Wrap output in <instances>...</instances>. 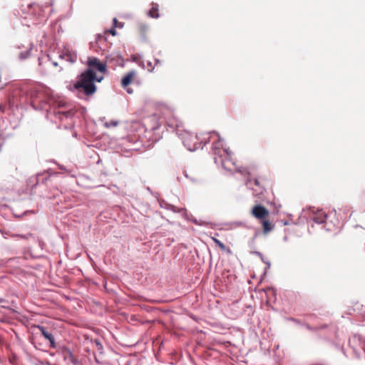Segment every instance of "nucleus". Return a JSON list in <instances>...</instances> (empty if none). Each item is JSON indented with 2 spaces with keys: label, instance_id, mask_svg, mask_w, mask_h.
<instances>
[{
  "label": "nucleus",
  "instance_id": "obj_27",
  "mask_svg": "<svg viewBox=\"0 0 365 365\" xmlns=\"http://www.w3.org/2000/svg\"><path fill=\"white\" fill-rule=\"evenodd\" d=\"M148 66H151V63L149 61L148 62Z\"/></svg>",
  "mask_w": 365,
  "mask_h": 365
},
{
  "label": "nucleus",
  "instance_id": "obj_22",
  "mask_svg": "<svg viewBox=\"0 0 365 365\" xmlns=\"http://www.w3.org/2000/svg\"><path fill=\"white\" fill-rule=\"evenodd\" d=\"M362 348L365 352V341H364V343H363Z\"/></svg>",
  "mask_w": 365,
  "mask_h": 365
},
{
  "label": "nucleus",
  "instance_id": "obj_11",
  "mask_svg": "<svg viewBox=\"0 0 365 365\" xmlns=\"http://www.w3.org/2000/svg\"><path fill=\"white\" fill-rule=\"evenodd\" d=\"M152 7L151 9L148 11L147 15L153 19H158L159 18L160 15L158 14V4L155 3L151 4Z\"/></svg>",
  "mask_w": 365,
  "mask_h": 365
},
{
  "label": "nucleus",
  "instance_id": "obj_2",
  "mask_svg": "<svg viewBox=\"0 0 365 365\" xmlns=\"http://www.w3.org/2000/svg\"><path fill=\"white\" fill-rule=\"evenodd\" d=\"M222 165L224 169L230 172L236 171L245 175H250V172L246 168L237 166L231 155L227 153H226V156L222 160Z\"/></svg>",
  "mask_w": 365,
  "mask_h": 365
},
{
  "label": "nucleus",
  "instance_id": "obj_6",
  "mask_svg": "<svg viewBox=\"0 0 365 365\" xmlns=\"http://www.w3.org/2000/svg\"><path fill=\"white\" fill-rule=\"evenodd\" d=\"M135 76V73L134 71H130L128 73L121 81V86L123 88L126 89L127 92L129 94L133 93V90L128 88V85H130L133 79V78Z\"/></svg>",
  "mask_w": 365,
  "mask_h": 365
},
{
  "label": "nucleus",
  "instance_id": "obj_13",
  "mask_svg": "<svg viewBox=\"0 0 365 365\" xmlns=\"http://www.w3.org/2000/svg\"><path fill=\"white\" fill-rule=\"evenodd\" d=\"M139 29L140 33L145 35L149 29V26L145 23H140L139 24Z\"/></svg>",
  "mask_w": 365,
  "mask_h": 365
},
{
  "label": "nucleus",
  "instance_id": "obj_21",
  "mask_svg": "<svg viewBox=\"0 0 365 365\" xmlns=\"http://www.w3.org/2000/svg\"><path fill=\"white\" fill-rule=\"evenodd\" d=\"M53 66H58V63H57V62H56V61H53Z\"/></svg>",
  "mask_w": 365,
  "mask_h": 365
},
{
  "label": "nucleus",
  "instance_id": "obj_18",
  "mask_svg": "<svg viewBox=\"0 0 365 365\" xmlns=\"http://www.w3.org/2000/svg\"><path fill=\"white\" fill-rule=\"evenodd\" d=\"M108 32L112 35V36H115L116 35V30H115V27L113 26L112 28H110L108 31Z\"/></svg>",
  "mask_w": 365,
  "mask_h": 365
},
{
  "label": "nucleus",
  "instance_id": "obj_4",
  "mask_svg": "<svg viewBox=\"0 0 365 365\" xmlns=\"http://www.w3.org/2000/svg\"><path fill=\"white\" fill-rule=\"evenodd\" d=\"M183 143L185 147L190 151L195 150L197 148L198 140L197 136L187 135L183 138Z\"/></svg>",
  "mask_w": 365,
  "mask_h": 365
},
{
  "label": "nucleus",
  "instance_id": "obj_20",
  "mask_svg": "<svg viewBox=\"0 0 365 365\" xmlns=\"http://www.w3.org/2000/svg\"><path fill=\"white\" fill-rule=\"evenodd\" d=\"M254 181H255V184L256 185H259V180H258V179H255V180H254Z\"/></svg>",
  "mask_w": 365,
  "mask_h": 365
},
{
  "label": "nucleus",
  "instance_id": "obj_12",
  "mask_svg": "<svg viewBox=\"0 0 365 365\" xmlns=\"http://www.w3.org/2000/svg\"><path fill=\"white\" fill-rule=\"evenodd\" d=\"M33 49V44L30 43L28 47L25 48L24 51H21L19 53V58L21 61L26 60L30 56L31 51Z\"/></svg>",
  "mask_w": 365,
  "mask_h": 365
},
{
  "label": "nucleus",
  "instance_id": "obj_5",
  "mask_svg": "<svg viewBox=\"0 0 365 365\" xmlns=\"http://www.w3.org/2000/svg\"><path fill=\"white\" fill-rule=\"evenodd\" d=\"M59 58L70 63H73L77 59V55L68 48H64V50L59 54Z\"/></svg>",
  "mask_w": 365,
  "mask_h": 365
},
{
  "label": "nucleus",
  "instance_id": "obj_17",
  "mask_svg": "<svg viewBox=\"0 0 365 365\" xmlns=\"http://www.w3.org/2000/svg\"><path fill=\"white\" fill-rule=\"evenodd\" d=\"M132 58H133V61H136V62H138V65L139 66H143V68H145V66H144V65H141V62L138 60V58L137 56H133V57H132Z\"/></svg>",
  "mask_w": 365,
  "mask_h": 365
},
{
  "label": "nucleus",
  "instance_id": "obj_28",
  "mask_svg": "<svg viewBox=\"0 0 365 365\" xmlns=\"http://www.w3.org/2000/svg\"><path fill=\"white\" fill-rule=\"evenodd\" d=\"M156 63H157V64H158L160 63L159 60H156Z\"/></svg>",
  "mask_w": 365,
  "mask_h": 365
},
{
  "label": "nucleus",
  "instance_id": "obj_7",
  "mask_svg": "<svg viewBox=\"0 0 365 365\" xmlns=\"http://www.w3.org/2000/svg\"><path fill=\"white\" fill-rule=\"evenodd\" d=\"M86 66L87 68H106V65L100 62L96 57H88Z\"/></svg>",
  "mask_w": 365,
  "mask_h": 365
},
{
  "label": "nucleus",
  "instance_id": "obj_23",
  "mask_svg": "<svg viewBox=\"0 0 365 365\" xmlns=\"http://www.w3.org/2000/svg\"><path fill=\"white\" fill-rule=\"evenodd\" d=\"M96 344H97V345H98V346H101V348H102V345H101L100 343H98V341H96Z\"/></svg>",
  "mask_w": 365,
  "mask_h": 365
},
{
  "label": "nucleus",
  "instance_id": "obj_9",
  "mask_svg": "<svg viewBox=\"0 0 365 365\" xmlns=\"http://www.w3.org/2000/svg\"><path fill=\"white\" fill-rule=\"evenodd\" d=\"M259 222L262 224L264 234L266 235L274 229V225L270 222L269 217L265 218L264 220H262Z\"/></svg>",
  "mask_w": 365,
  "mask_h": 365
},
{
  "label": "nucleus",
  "instance_id": "obj_16",
  "mask_svg": "<svg viewBox=\"0 0 365 365\" xmlns=\"http://www.w3.org/2000/svg\"><path fill=\"white\" fill-rule=\"evenodd\" d=\"M118 125V122H115V121H110V122H106V127H110V126H116Z\"/></svg>",
  "mask_w": 365,
  "mask_h": 365
},
{
  "label": "nucleus",
  "instance_id": "obj_26",
  "mask_svg": "<svg viewBox=\"0 0 365 365\" xmlns=\"http://www.w3.org/2000/svg\"><path fill=\"white\" fill-rule=\"evenodd\" d=\"M103 36L101 34H98V38H102Z\"/></svg>",
  "mask_w": 365,
  "mask_h": 365
},
{
  "label": "nucleus",
  "instance_id": "obj_1",
  "mask_svg": "<svg viewBox=\"0 0 365 365\" xmlns=\"http://www.w3.org/2000/svg\"><path fill=\"white\" fill-rule=\"evenodd\" d=\"M103 76L98 77L94 70H86L78 79L69 84L68 88L75 93L79 98L91 96L96 91L95 82H101Z\"/></svg>",
  "mask_w": 365,
  "mask_h": 365
},
{
  "label": "nucleus",
  "instance_id": "obj_14",
  "mask_svg": "<svg viewBox=\"0 0 365 365\" xmlns=\"http://www.w3.org/2000/svg\"><path fill=\"white\" fill-rule=\"evenodd\" d=\"M212 240L214 241L215 245H217L222 250H223V251L226 250L225 245L222 242H221L219 240H217L215 237H212Z\"/></svg>",
  "mask_w": 365,
  "mask_h": 365
},
{
  "label": "nucleus",
  "instance_id": "obj_19",
  "mask_svg": "<svg viewBox=\"0 0 365 365\" xmlns=\"http://www.w3.org/2000/svg\"><path fill=\"white\" fill-rule=\"evenodd\" d=\"M118 66H122V67L124 66V60L120 57H118Z\"/></svg>",
  "mask_w": 365,
  "mask_h": 365
},
{
  "label": "nucleus",
  "instance_id": "obj_29",
  "mask_svg": "<svg viewBox=\"0 0 365 365\" xmlns=\"http://www.w3.org/2000/svg\"><path fill=\"white\" fill-rule=\"evenodd\" d=\"M1 302V299H0V302Z\"/></svg>",
  "mask_w": 365,
  "mask_h": 365
},
{
  "label": "nucleus",
  "instance_id": "obj_24",
  "mask_svg": "<svg viewBox=\"0 0 365 365\" xmlns=\"http://www.w3.org/2000/svg\"><path fill=\"white\" fill-rule=\"evenodd\" d=\"M99 71H101V72H105L107 70H103V69H101V70H98Z\"/></svg>",
  "mask_w": 365,
  "mask_h": 365
},
{
  "label": "nucleus",
  "instance_id": "obj_10",
  "mask_svg": "<svg viewBox=\"0 0 365 365\" xmlns=\"http://www.w3.org/2000/svg\"><path fill=\"white\" fill-rule=\"evenodd\" d=\"M327 215L325 212L322 210H319L317 212V213L314 214V215L312 217L313 221H314L316 223L322 224L324 223L327 219Z\"/></svg>",
  "mask_w": 365,
  "mask_h": 365
},
{
  "label": "nucleus",
  "instance_id": "obj_25",
  "mask_svg": "<svg viewBox=\"0 0 365 365\" xmlns=\"http://www.w3.org/2000/svg\"><path fill=\"white\" fill-rule=\"evenodd\" d=\"M185 176H186L187 178H190V177L187 174V173H185Z\"/></svg>",
  "mask_w": 365,
  "mask_h": 365
},
{
  "label": "nucleus",
  "instance_id": "obj_8",
  "mask_svg": "<svg viewBox=\"0 0 365 365\" xmlns=\"http://www.w3.org/2000/svg\"><path fill=\"white\" fill-rule=\"evenodd\" d=\"M37 328L39 329V331H41V334L46 339L49 341L50 344H51V347L52 348H55L56 347V344H55V340H54V337L52 335L51 333L48 332L46 331V328L42 327V326H37Z\"/></svg>",
  "mask_w": 365,
  "mask_h": 365
},
{
  "label": "nucleus",
  "instance_id": "obj_15",
  "mask_svg": "<svg viewBox=\"0 0 365 365\" xmlns=\"http://www.w3.org/2000/svg\"><path fill=\"white\" fill-rule=\"evenodd\" d=\"M113 21V25H114L115 27H118V28H123V23L118 22L116 18H114Z\"/></svg>",
  "mask_w": 365,
  "mask_h": 365
},
{
  "label": "nucleus",
  "instance_id": "obj_3",
  "mask_svg": "<svg viewBox=\"0 0 365 365\" xmlns=\"http://www.w3.org/2000/svg\"><path fill=\"white\" fill-rule=\"evenodd\" d=\"M250 213L259 221L268 218L269 216V211L262 205H255L253 206Z\"/></svg>",
  "mask_w": 365,
  "mask_h": 365
}]
</instances>
